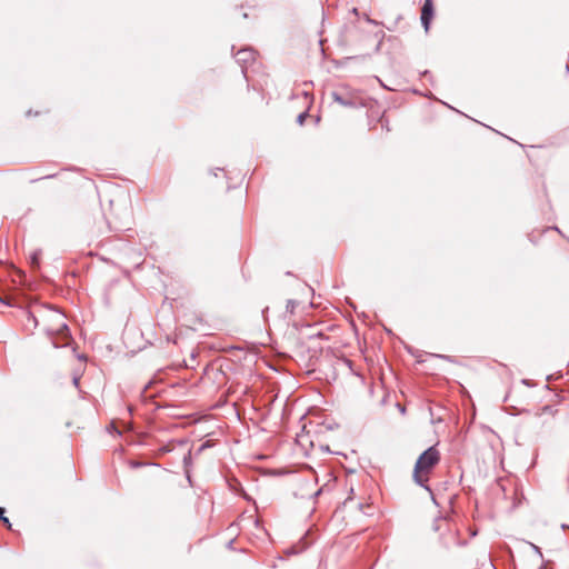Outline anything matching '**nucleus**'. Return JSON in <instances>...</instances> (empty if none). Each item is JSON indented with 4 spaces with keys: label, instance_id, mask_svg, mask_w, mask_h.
Wrapping results in <instances>:
<instances>
[{
    "label": "nucleus",
    "instance_id": "1",
    "mask_svg": "<svg viewBox=\"0 0 569 569\" xmlns=\"http://www.w3.org/2000/svg\"><path fill=\"white\" fill-rule=\"evenodd\" d=\"M440 453L436 447H429L425 450L416 461L413 469V480L417 485L430 490L426 485L429 480V473L439 462Z\"/></svg>",
    "mask_w": 569,
    "mask_h": 569
},
{
    "label": "nucleus",
    "instance_id": "2",
    "mask_svg": "<svg viewBox=\"0 0 569 569\" xmlns=\"http://www.w3.org/2000/svg\"><path fill=\"white\" fill-rule=\"evenodd\" d=\"M331 98L335 102L343 107L357 108L362 106L359 93L356 90L349 89L348 87H343L339 91H333L331 93Z\"/></svg>",
    "mask_w": 569,
    "mask_h": 569
},
{
    "label": "nucleus",
    "instance_id": "3",
    "mask_svg": "<svg viewBox=\"0 0 569 569\" xmlns=\"http://www.w3.org/2000/svg\"><path fill=\"white\" fill-rule=\"evenodd\" d=\"M52 322H53V325L49 329L50 335H60L63 338L69 337V328H68L67 323L64 322L63 315H61L59 312H54Z\"/></svg>",
    "mask_w": 569,
    "mask_h": 569
},
{
    "label": "nucleus",
    "instance_id": "4",
    "mask_svg": "<svg viewBox=\"0 0 569 569\" xmlns=\"http://www.w3.org/2000/svg\"><path fill=\"white\" fill-rule=\"evenodd\" d=\"M256 60L254 51L251 48L241 49L236 53V61L241 66L242 73L246 76L247 66Z\"/></svg>",
    "mask_w": 569,
    "mask_h": 569
},
{
    "label": "nucleus",
    "instance_id": "5",
    "mask_svg": "<svg viewBox=\"0 0 569 569\" xmlns=\"http://www.w3.org/2000/svg\"><path fill=\"white\" fill-rule=\"evenodd\" d=\"M433 2L432 0H425L423 6L421 8V23L425 28V31L428 32L430 28L431 20L433 18Z\"/></svg>",
    "mask_w": 569,
    "mask_h": 569
},
{
    "label": "nucleus",
    "instance_id": "6",
    "mask_svg": "<svg viewBox=\"0 0 569 569\" xmlns=\"http://www.w3.org/2000/svg\"><path fill=\"white\" fill-rule=\"evenodd\" d=\"M131 217L128 210L124 211V219L114 220L109 222V229L111 231L121 232L130 229Z\"/></svg>",
    "mask_w": 569,
    "mask_h": 569
},
{
    "label": "nucleus",
    "instance_id": "7",
    "mask_svg": "<svg viewBox=\"0 0 569 569\" xmlns=\"http://www.w3.org/2000/svg\"><path fill=\"white\" fill-rule=\"evenodd\" d=\"M557 410L552 406H545L540 412L536 413L537 418H542L545 416L548 417V419L542 420V425L547 423L550 419H552L556 415Z\"/></svg>",
    "mask_w": 569,
    "mask_h": 569
},
{
    "label": "nucleus",
    "instance_id": "8",
    "mask_svg": "<svg viewBox=\"0 0 569 569\" xmlns=\"http://www.w3.org/2000/svg\"><path fill=\"white\" fill-rule=\"evenodd\" d=\"M297 305H298V302L296 300H288L287 306H286L287 311H289L290 313H293Z\"/></svg>",
    "mask_w": 569,
    "mask_h": 569
},
{
    "label": "nucleus",
    "instance_id": "9",
    "mask_svg": "<svg viewBox=\"0 0 569 569\" xmlns=\"http://www.w3.org/2000/svg\"><path fill=\"white\" fill-rule=\"evenodd\" d=\"M0 521H2L8 528L11 527L9 519L4 516V509L0 507Z\"/></svg>",
    "mask_w": 569,
    "mask_h": 569
},
{
    "label": "nucleus",
    "instance_id": "10",
    "mask_svg": "<svg viewBox=\"0 0 569 569\" xmlns=\"http://www.w3.org/2000/svg\"><path fill=\"white\" fill-rule=\"evenodd\" d=\"M307 118V112H302L298 116L297 121L299 124H303L305 120Z\"/></svg>",
    "mask_w": 569,
    "mask_h": 569
},
{
    "label": "nucleus",
    "instance_id": "11",
    "mask_svg": "<svg viewBox=\"0 0 569 569\" xmlns=\"http://www.w3.org/2000/svg\"><path fill=\"white\" fill-rule=\"evenodd\" d=\"M31 263L32 264H39V254L38 252H34L32 256H31Z\"/></svg>",
    "mask_w": 569,
    "mask_h": 569
},
{
    "label": "nucleus",
    "instance_id": "12",
    "mask_svg": "<svg viewBox=\"0 0 569 569\" xmlns=\"http://www.w3.org/2000/svg\"><path fill=\"white\" fill-rule=\"evenodd\" d=\"M365 19H366V21H367V22H369V23H371V24H375V26H378V24H379V22H378V21H376V20H373V19L369 18V16H368V14H365Z\"/></svg>",
    "mask_w": 569,
    "mask_h": 569
},
{
    "label": "nucleus",
    "instance_id": "13",
    "mask_svg": "<svg viewBox=\"0 0 569 569\" xmlns=\"http://www.w3.org/2000/svg\"><path fill=\"white\" fill-rule=\"evenodd\" d=\"M531 546H532V548H533L535 552H537L540 557H542V553H541L540 548H539V547H537V546H535V545H531Z\"/></svg>",
    "mask_w": 569,
    "mask_h": 569
},
{
    "label": "nucleus",
    "instance_id": "14",
    "mask_svg": "<svg viewBox=\"0 0 569 569\" xmlns=\"http://www.w3.org/2000/svg\"><path fill=\"white\" fill-rule=\"evenodd\" d=\"M376 37H378L380 40L385 38V33L382 31L376 33Z\"/></svg>",
    "mask_w": 569,
    "mask_h": 569
},
{
    "label": "nucleus",
    "instance_id": "15",
    "mask_svg": "<svg viewBox=\"0 0 569 569\" xmlns=\"http://www.w3.org/2000/svg\"><path fill=\"white\" fill-rule=\"evenodd\" d=\"M78 383H79V378H78V377H74V378H73V385L77 387V386H78Z\"/></svg>",
    "mask_w": 569,
    "mask_h": 569
},
{
    "label": "nucleus",
    "instance_id": "16",
    "mask_svg": "<svg viewBox=\"0 0 569 569\" xmlns=\"http://www.w3.org/2000/svg\"><path fill=\"white\" fill-rule=\"evenodd\" d=\"M539 569H543L542 567H540Z\"/></svg>",
    "mask_w": 569,
    "mask_h": 569
}]
</instances>
